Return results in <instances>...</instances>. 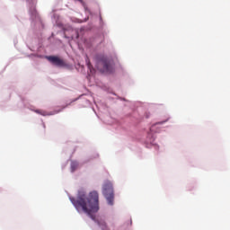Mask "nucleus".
I'll use <instances>...</instances> for the list:
<instances>
[{
	"label": "nucleus",
	"mask_w": 230,
	"mask_h": 230,
	"mask_svg": "<svg viewBox=\"0 0 230 230\" xmlns=\"http://www.w3.org/2000/svg\"><path fill=\"white\" fill-rule=\"evenodd\" d=\"M70 200L78 213H85L93 222L98 224L101 229L108 230L107 224L102 219L97 220L96 217L93 216L94 213L100 211V196L98 195V191L93 190L90 192L88 197L85 195V192L79 191L77 198H71Z\"/></svg>",
	"instance_id": "obj_1"
},
{
	"label": "nucleus",
	"mask_w": 230,
	"mask_h": 230,
	"mask_svg": "<svg viewBox=\"0 0 230 230\" xmlns=\"http://www.w3.org/2000/svg\"><path fill=\"white\" fill-rule=\"evenodd\" d=\"M96 68L101 73H112L114 61L103 55H97L95 58Z\"/></svg>",
	"instance_id": "obj_2"
},
{
	"label": "nucleus",
	"mask_w": 230,
	"mask_h": 230,
	"mask_svg": "<svg viewBox=\"0 0 230 230\" xmlns=\"http://www.w3.org/2000/svg\"><path fill=\"white\" fill-rule=\"evenodd\" d=\"M102 194L108 201L110 206L114 204V189L112 188V183L111 181H106L102 187Z\"/></svg>",
	"instance_id": "obj_3"
},
{
	"label": "nucleus",
	"mask_w": 230,
	"mask_h": 230,
	"mask_svg": "<svg viewBox=\"0 0 230 230\" xmlns=\"http://www.w3.org/2000/svg\"><path fill=\"white\" fill-rule=\"evenodd\" d=\"M47 59L53 64V66H58V67H64V66H66V62L57 56H49Z\"/></svg>",
	"instance_id": "obj_4"
},
{
	"label": "nucleus",
	"mask_w": 230,
	"mask_h": 230,
	"mask_svg": "<svg viewBox=\"0 0 230 230\" xmlns=\"http://www.w3.org/2000/svg\"><path fill=\"white\" fill-rule=\"evenodd\" d=\"M85 62H86V66L87 67L90 69H93V65L91 64V60L89 59V57L86 56V58H85Z\"/></svg>",
	"instance_id": "obj_5"
},
{
	"label": "nucleus",
	"mask_w": 230,
	"mask_h": 230,
	"mask_svg": "<svg viewBox=\"0 0 230 230\" xmlns=\"http://www.w3.org/2000/svg\"><path fill=\"white\" fill-rule=\"evenodd\" d=\"M77 168H78L77 162H72L71 163V170H72V172H75V170H76Z\"/></svg>",
	"instance_id": "obj_6"
},
{
	"label": "nucleus",
	"mask_w": 230,
	"mask_h": 230,
	"mask_svg": "<svg viewBox=\"0 0 230 230\" xmlns=\"http://www.w3.org/2000/svg\"><path fill=\"white\" fill-rule=\"evenodd\" d=\"M35 112H36L37 114H41L42 116H46V111H40V110H36Z\"/></svg>",
	"instance_id": "obj_7"
},
{
	"label": "nucleus",
	"mask_w": 230,
	"mask_h": 230,
	"mask_svg": "<svg viewBox=\"0 0 230 230\" xmlns=\"http://www.w3.org/2000/svg\"><path fill=\"white\" fill-rule=\"evenodd\" d=\"M79 3H81V4H83L84 10H87V4H85V2H84V0H78Z\"/></svg>",
	"instance_id": "obj_8"
},
{
	"label": "nucleus",
	"mask_w": 230,
	"mask_h": 230,
	"mask_svg": "<svg viewBox=\"0 0 230 230\" xmlns=\"http://www.w3.org/2000/svg\"><path fill=\"white\" fill-rule=\"evenodd\" d=\"M163 123H166V120L162 121V122H157L156 125H163Z\"/></svg>",
	"instance_id": "obj_9"
}]
</instances>
